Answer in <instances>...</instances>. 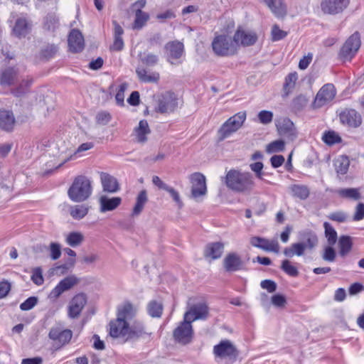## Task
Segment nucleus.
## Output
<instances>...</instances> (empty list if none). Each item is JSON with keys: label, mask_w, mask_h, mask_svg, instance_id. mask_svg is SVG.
<instances>
[{"label": "nucleus", "mask_w": 364, "mask_h": 364, "mask_svg": "<svg viewBox=\"0 0 364 364\" xmlns=\"http://www.w3.org/2000/svg\"><path fill=\"white\" fill-rule=\"evenodd\" d=\"M224 251V244L223 242H216L206 245L204 250V256L211 259H217L220 258Z\"/></svg>", "instance_id": "cd10ccee"}, {"label": "nucleus", "mask_w": 364, "mask_h": 364, "mask_svg": "<svg viewBox=\"0 0 364 364\" xmlns=\"http://www.w3.org/2000/svg\"><path fill=\"white\" fill-rule=\"evenodd\" d=\"M149 16L139 9H136L135 20L134 22L133 28L134 29H141L149 20Z\"/></svg>", "instance_id": "37998d69"}, {"label": "nucleus", "mask_w": 364, "mask_h": 364, "mask_svg": "<svg viewBox=\"0 0 364 364\" xmlns=\"http://www.w3.org/2000/svg\"><path fill=\"white\" fill-rule=\"evenodd\" d=\"M68 41L70 50L72 52L78 53L84 48L85 42L83 36L77 29H73L70 31Z\"/></svg>", "instance_id": "4be33fe9"}, {"label": "nucleus", "mask_w": 364, "mask_h": 364, "mask_svg": "<svg viewBox=\"0 0 364 364\" xmlns=\"http://www.w3.org/2000/svg\"><path fill=\"white\" fill-rule=\"evenodd\" d=\"M58 18L54 14H48L44 21V28L54 31L58 27Z\"/></svg>", "instance_id": "8fccbe9b"}, {"label": "nucleus", "mask_w": 364, "mask_h": 364, "mask_svg": "<svg viewBox=\"0 0 364 364\" xmlns=\"http://www.w3.org/2000/svg\"><path fill=\"white\" fill-rule=\"evenodd\" d=\"M287 33L279 28L277 25H274L272 29V39L273 41H277L284 38Z\"/></svg>", "instance_id": "052dcab7"}, {"label": "nucleus", "mask_w": 364, "mask_h": 364, "mask_svg": "<svg viewBox=\"0 0 364 364\" xmlns=\"http://www.w3.org/2000/svg\"><path fill=\"white\" fill-rule=\"evenodd\" d=\"M337 193L341 197L358 200L360 198V193L356 188H341L337 191Z\"/></svg>", "instance_id": "de8ad7c7"}, {"label": "nucleus", "mask_w": 364, "mask_h": 364, "mask_svg": "<svg viewBox=\"0 0 364 364\" xmlns=\"http://www.w3.org/2000/svg\"><path fill=\"white\" fill-rule=\"evenodd\" d=\"M223 267L226 272H236L242 269L244 264L241 257L235 252L228 254L223 259Z\"/></svg>", "instance_id": "412c9836"}, {"label": "nucleus", "mask_w": 364, "mask_h": 364, "mask_svg": "<svg viewBox=\"0 0 364 364\" xmlns=\"http://www.w3.org/2000/svg\"><path fill=\"white\" fill-rule=\"evenodd\" d=\"M112 119L111 114L106 111H102L97 114L95 119L97 124L106 125Z\"/></svg>", "instance_id": "bf43d9fd"}, {"label": "nucleus", "mask_w": 364, "mask_h": 364, "mask_svg": "<svg viewBox=\"0 0 364 364\" xmlns=\"http://www.w3.org/2000/svg\"><path fill=\"white\" fill-rule=\"evenodd\" d=\"M349 3L350 0H322L321 9L324 14L335 15L343 12Z\"/></svg>", "instance_id": "4468645a"}, {"label": "nucleus", "mask_w": 364, "mask_h": 364, "mask_svg": "<svg viewBox=\"0 0 364 364\" xmlns=\"http://www.w3.org/2000/svg\"><path fill=\"white\" fill-rule=\"evenodd\" d=\"M233 41L237 50L239 46L247 47L254 45L257 41V36L255 32L239 28L234 34Z\"/></svg>", "instance_id": "ddd939ff"}, {"label": "nucleus", "mask_w": 364, "mask_h": 364, "mask_svg": "<svg viewBox=\"0 0 364 364\" xmlns=\"http://www.w3.org/2000/svg\"><path fill=\"white\" fill-rule=\"evenodd\" d=\"M80 282V279L75 275H70L62 279L58 285L50 291L48 297L50 299H57L63 292L71 289Z\"/></svg>", "instance_id": "f8f14e48"}, {"label": "nucleus", "mask_w": 364, "mask_h": 364, "mask_svg": "<svg viewBox=\"0 0 364 364\" xmlns=\"http://www.w3.org/2000/svg\"><path fill=\"white\" fill-rule=\"evenodd\" d=\"M333 245H328L324 248L322 259L328 262H333L336 259V253Z\"/></svg>", "instance_id": "5fc2aeb1"}, {"label": "nucleus", "mask_w": 364, "mask_h": 364, "mask_svg": "<svg viewBox=\"0 0 364 364\" xmlns=\"http://www.w3.org/2000/svg\"><path fill=\"white\" fill-rule=\"evenodd\" d=\"M58 51V48L54 45L46 46L41 52V57L45 59L53 58Z\"/></svg>", "instance_id": "6e6d98bb"}, {"label": "nucleus", "mask_w": 364, "mask_h": 364, "mask_svg": "<svg viewBox=\"0 0 364 364\" xmlns=\"http://www.w3.org/2000/svg\"><path fill=\"white\" fill-rule=\"evenodd\" d=\"M223 181L230 190L238 193H250L255 186L252 173L236 169L228 171Z\"/></svg>", "instance_id": "f257e3e1"}, {"label": "nucleus", "mask_w": 364, "mask_h": 364, "mask_svg": "<svg viewBox=\"0 0 364 364\" xmlns=\"http://www.w3.org/2000/svg\"><path fill=\"white\" fill-rule=\"evenodd\" d=\"M305 247L301 242L293 243L290 247L284 248L283 253L287 257L294 256H302L305 252Z\"/></svg>", "instance_id": "72a5a7b5"}, {"label": "nucleus", "mask_w": 364, "mask_h": 364, "mask_svg": "<svg viewBox=\"0 0 364 364\" xmlns=\"http://www.w3.org/2000/svg\"><path fill=\"white\" fill-rule=\"evenodd\" d=\"M128 84L124 82L120 85L119 88L116 94L115 99L118 105H124V91L127 89Z\"/></svg>", "instance_id": "69168bd1"}, {"label": "nucleus", "mask_w": 364, "mask_h": 364, "mask_svg": "<svg viewBox=\"0 0 364 364\" xmlns=\"http://www.w3.org/2000/svg\"><path fill=\"white\" fill-rule=\"evenodd\" d=\"M281 269L288 275L291 277H297L299 274L297 268L291 265V262L287 259L283 260L281 265Z\"/></svg>", "instance_id": "3c124183"}, {"label": "nucleus", "mask_w": 364, "mask_h": 364, "mask_svg": "<svg viewBox=\"0 0 364 364\" xmlns=\"http://www.w3.org/2000/svg\"><path fill=\"white\" fill-rule=\"evenodd\" d=\"M212 47L214 53L219 56L232 55L237 53L235 41L225 35L216 36L212 42Z\"/></svg>", "instance_id": "20e7f679"}, {"label": "nucleus", "mask_w": 364, "mask_h": 364, "mask_svg": "<svg viewBox=\"0 0 364 364\" xmlns=\"http://www.w3.org/2000/svg\"><path fill=\"white\" fill-rule=\"evenodd\" d=\"M308 101L305 95H301L294 100V105L296 109H301L307 105Z\"/></svg>", "instance_id": "774afa93"}, {"label": "nucleus", "mask_w": 364, "mask_h": 364, "mask_svg": "<svg viewBox=\"0 0 364 364\" xmlns=\"http://www.w3.org/2000/svg\"><path fill=\"white\" fill-rule=\"evenodd\" d=\"M38 303V298L36 296H31L28 298L24 302L21 304L20 309L22 311H28L33 308Z\"/></svg>", "instance_id": "0e129e2a"}, {"label": "nucleus", "mask_w": 364, "mask_h": 364, "mask_svg": "<svg viewBox=\"0 0 364 364\" xmlns=\"http://www.w3.org/2000/svg\"><path fill=\"white\" fill-rule=\"evenodd\" d=\"M19 77L18 69L15 67H8L0 72V84L2 86H11L18 82Z\"/></svg>", "instance_id": "aec40b11"}, {"label": "nucleus", "mask_w": 364, "mask_h": 364, "mask_svg": "<svg viewBox=\"0 0 364 364\" xmlns=\"http://www.w3.org/2000/svg\"><path fill=\"white\" fill-rule=\"evenodd\" d=\"M299 239L305 249L313 250L318 245V237L311 230H304L299 232Z\"/></svg>", "instance_id": "c85d7f7f"}, {"label": "nucleus", "mask_w": 364, "mask_h": 364, "mask_svg": "<svg viewBox=\"0 0 364 364\" xmlns=\"http://www.w3.org/2000/svg\"><path fill=\"white\" fill-rule=\"evenodd\" d=\"M148 201L146 191L142 190L136 197V204L133 208L132 215H139L144 209V205Z\"/></svg>", "instance_id": "c9c22d12"}, {"label": "nucleus", "mask_w": 364, "mask_h": 364, "mask_svg": "<svg viewBox=\"0 0 364 364\" xmlns=\"http://www.w3.org/2000/svg\"><path fill=\"white\" fill-rule=\"evenodd\" d=\"M177 100L178 99L173 92H166L159 97L156 111L161 114L172 112L178 105Z\"/></svg>", "instance_id": "9b49d317"}, {"label": "nucleus", "mask_w": 364, "mask_h": 364, "mask_svg": "<svg viewBox=\"0 0 364 364\" xmlns=\"http://www.w3.org/2000/svg\"><path fill=\"white\" fill-rule=\"evenodd\" d=\"M87 303V296L84 293L76 294L70 301L68 316L71 318H77Z\"/></svg>", "instance_id": "dca6fc26"}, {"label": "nucleus", "mask_w": 364, "mask_h": 364, "mask_svg": "<svg viewBox=\"0 0 364 364\" xmlns=\"http://www.w3.org/2000/svg\"><path fill=\"white\" fill-rule=\"evenodd\" d=\"M50 257L53 260L58 259L61 255L60 245L55 242H51L50 245Z\"/></svg>", "instance_id": "338daca9"}, {"label": "nucleus", "mask_w": 364, "mask_h": 364, "mask_svg": "<svg viewBox=\"0 0 364 364\" xmlns=\"http://www.w3.org/2000/svg\"><path fill=\"white\" fill-rule=\"evenodd\" d=\"M191 323L183 318L179 326L173 331L174 339L183 345L190 343L193 336V329Z\"/></svg>", "instance_id": "6e6552de"}, {"label": "nucleus", "mask_w": 364, "mask_h": 364, "mask_svg": "<svg viewBox=\"0 0 364 364\" xmlns=\"http://www.w3.org/2000/svg\"><path fill=\"white\" fill-rule=\"evenodd\" d=\"M136 73L137 75L139 80L142 82H157L159 80V73H148V71L145 68L141 67H138L136 69Z\"/></svg>", "instance_id": "2f4dec72"}, {"label": "nucleus", "mask_w": 364, "mask_h": 364, "mask_svg": "<svg viewBox=\"0 0 364 364\" xmlns=\"http://www.w3.org/2000/svg\"><path fill=\"white\" fill-rule=\"evenodd\" d=\"M92 192V186L90 180L85 176H78L75 178L68 188V195L73 202L80 203L89 198Z\"/></svg>", "instance_id": "f03ea898"}, {"label": "nucleus", "mask_w": 364, "mask_h": 364, "mask_svg": "<svg viewBox=\"0 0 364 364\" xmlns=\"http://www.w3.org/2000/svg\"><path fill=\"white\" fill-rule=\"evenodd\" d=\"M246 119V112H240L230 117L225 122L218 131L219 141H223L232 134L236 132L243 125Z\"/></svg>", "instance_id": "7ed1b4c3"}, {"label": "nucleus", "mask_w": 364, "mask_h": 364, "mask_svg": "<svg viewBox=\"0 0 364 364\" xmlns=\"http://www.w3.org/2000/svg\"><path fill=\"white\" fill-rule=\"evenodd\" d=\"M31 280L36 285H41L43 284L44 279L43 277V271L41 267H36L32 270Z\"/></svg>", "instance_id": "13d9d810"}, {"label": "nucleus", "mask_w": 364, "mask_h": 364, "mask_svg": "<svg viewBox=\"0 0 364 364\" xmlns=\"http://www.w3.org/2000/svg\"><path fill=\"white\" fill-rule=\"evenodd\" d=\"M322 139L328 145H333L341 141L340 136L333 131L326 132L323 134Z\"/></svg>", "instance_id": "09e8293b"}, {"label": "nucleus", "mask_w": 364, "mask_h": 364, "mask_svg": "<svg viewBox=\"0 0 364 364\" xmlns=\"http://www.w3.org/2000/svg\"><path fill=\"white\" fill-rule=\"evenodd\" d=\"M257 116L259 122L263 124H269L273 119V113L267 110L259 112Z\"/></svg>", "instance_id": "680f3d73"}, {"label": "nucleus", "mask_w": 364, "mask_h": 364, "mask_svg": "<svg viewBox=\"0 0 364 364\" xmlns=\"http://www.w3.org/2000/svg\"><path fill=\"white\" fill-rule=\"evenodd\" d=\"M277 128L280 135L290 140H294L296 136L294 125L293 122L288 119H284Z\"/></svg>", "instance_id": "7c9ffc66"}, {"label": "nucleus", "mask_w": 364, "mask_h": 364, "mask_svg": "<svg viewBox=\"0 0 364 364\" xmlns=\"http://www.w3.org/2000/svg\"><path fill=\"white\" fill-rule=\"evenodd\" d=\"M189 179L191 183V198L199 201L198 198L207 193L205 177L203 174L196 172L190 176Z\"/></svg>", "instance_id": "1a4fd4ad"}, {"label": "nucleus", "mask_w": 364, "mask_h": 364, "mask_svg": "<svg viewBox=\"0 0 364 364\" xmlns=\"http://www.w3.org/2000/svg\"><path fill=\"white\" fill-rule=\"evenodd\" d=\"M109 335L113 338L127 336L128 333V323L117 318L109 323Z\"/></svg>", "instance_id": "a878e982"}, {"label": "nucleus", "mask_w": 364, "mask_h": 364, "mask_svg": "<svg viewBox=\"0 0 364 364\" xmlns=\"http://www.w3.org/2000/svg\"><path fill=\"white\" fill-rule=\"evenodd\" d=\"M264 165L262 162H255L250 164V169L255 173V176L259 180H263V169Z\"/></svg>", "instance_id": "e2e57ef3"}, {"label": "nucleus", "mask_w": 364, "mask_h": 364, "mask_svg": "<svg viewBox=\"0 0 364 364\" xmlns=\"http://www.w3.org/2000/svg\"><path fill=\"white\" fill-rule=\"evenodd\" d=\"M323 227L325 229V236L327 239L328 245H334L337 241L338 237L336 231L332 227V225L327 222L323 223Z\"/></svg>", "instance_id": "a18cd8bd"}, {"label": "nucleus", "mask_w": 364, "mask_h": 364, "mask_svg": "<svg viewBox=\"0 0 364 364\" xmlns=\"http://www.w3.org/2000/svg\"><path fill=\"white\" fill-rule=\"evenodd\" d=\"M297 79L298 75L296 72L291 73L286 77L284 89L287 92H289L294 87Z\"/></svg>", "instance_id": "864d4df0"}, {"label": "nucleus", "mask_w": 364, "mask_h": 364, "mask_svg": "<svg viewBox=\"0 0 364 364\" xmlns=\"http://www.w3.org/2000/svg\"><path fill=\"white\" fill-rule=\"evenodd\" d=\"M213 355L216 358L228 359L235 361L239 355L236 346L228 339L222 340L218 344L214 346Z\"/></svg>", "instance_id": "39448f33"}, {"label": "nucleus", "mask_w": 364, "mask_h": 364, "mask_svg": "<svg viewBox=\"0 0 364 364\" xmlns=\"http://www.w3.org/2000/svg\"><path fill=\"white\" fill-rule=\"evenodd\" d=\"M89 207L85 205L70 206V214L75 220L83 218L88 213Z\"/></svg>", "instance_id": "ea45409f"}, {"label": "nucleus", "mask_w": 364, "mask_h": 364, "mask_svg": "<svg viewBox=\"0 0 364 364\" xmlns=\"http://www.w3.org/2000/svg\"><path fill=\"white\" fill-rule=\"evenodd\" d=\"M100 175L103 191L114 193L119 191V185L116 178L105 172H101Z\"/></svg>", "instance_id": "5701e85b"}, {"label": "nucleus", "mask_w": 364, "mask_h": 364, "mask_svg": "<svg viewBox=\"0 0 364 364\" xmlns=\"http://www.w3.org/2000/svg\"><path fill=\"white\" fill-rule=\"evenodd\" d=\"M84 240V236L79 232H72L66 237V242L71 247L79 246Z\"/></svg>", "instance_id": "49530a36"}, {"label": "nucleus", "mask_w": 364, "mask_h": 364, "mask_svg": "<svg viewBox=\"0 0 364 364\" xmlns=\"http://www.w3.org/2000/svg\"><path fill=\"white\" fill-rule=\"evenodd\" d=\"M135 132L137 141L140 143L145 142L147 139L146 135L150 133V129L146 120H141Z\"/></svg>", "instance_id": "e433bc0d"}, {"label": "nucleus", "mask_w": 364, "mask_h": 364, "mask_svg": "<svg viewBox=\"0 0 364 364\" xmlns=\"http://www.w3.org/2000/svg\"><path fill=\"white\" fill-rule=\"evenodd\" d=\"M290 189L293 196L301 200H305L309 196V189L306 186L295 184L291 186Z\"/></svg>", "instance_id": "a19ab883"}, {"label": "nucleus", "mask_w": 364, "mask_h": 364, "mask_svg": "<svg viewBox=\"0 0 364 364\" xmlns=\"http://www.w3.org/2000/svg\"><path fill=\"white\" fill-rule=\"evenodd\" d=\"M336 93V89L333 84L328 83L324 85L315 97L312 104L313 108L318 109L324 106L335 97Z\"/></svg>", "instance_id": "9d476101"}, {"label": "nucleus", "mask_w": 364, "mask_h": 364, "mask_svg": "<svg viewBox=\"0 0 364 364\" xmlns=\"http://www.w3.org/2000/svg\"><path fill=\"white\" fill-rule=\"evenodd\" d=\"M32 80H22L16 88L11 90V93L15 97H21L28 92Z\"/></svg>", "instance_id": "c03bdc74"}, {"label": "nucleus", "mask_w": 364, "mask_h": 364, "mask_svg": "<svg viewBox=\"0 0 364 364\" xmlns=\"http://www.w3.org/2000/svg\"><path fill=\"white\" fill-rule=\"evenodd\" d=\"M135 314V309L133 305L130 303L124 304L121 309L118 311L117 318L121 321H126L132 319Z\"/></svg>", "instance_id": "f704fd0d"}, {"label": "nucleus", "mask_w": 364, "mask_h": 364, "mask_svg": "<svg viewBox=\"0 0 364 364\" xmlns=\"http://www.w3.org/2000/svg\"><path fill=\"white\" fill-rule=\"evenodd\" d=\"M14 114L8 110L0 109V128L4 131L10 132L15 124Z\"/></svg>", "instance_id": "c756f323"}, {"label": "nucleus", "mask_w": 364, "mask_h": 364, "mask_svg": "<svg viewBox=\"0 0 364 364\" xmlns=\"http://www.w3.org/2000/svg\"><path fill=\"white\" fill-rule=\"evenodd\" d=\"M146 332L140 323H136L131 327L128 326L127 339H137L142 337Z\"/></svg>", "instance_id": "79ce46f5"}, {"label": "nucleus", "mask_w": 364, "mask_h": 364, "mask_svg": "<svg viewBox=\"0 0 364 364\" xmlns=\"http://www.w3.org/2000/svg\"><path fill=\"white\" fill-rule=\"evenodd\" d=\"M262 1L277 18H283L287 15V6L282 0H262Z\"/></svg>", "instance_id": "bb28decb"}, {"label": "nucleus", "mask_w": 364, "mask_h": 364, "mask_svg": "<svg viewBox=\"0 0 364 364\" xmlns=\"http://www.w3.org/2000/svg\"><path fill=\"white\" fill-rule=\"evenodd\" d=\"M147 309L149 315L152 317H160L162 314V305L155 301H151Z\"/></svg>", "instance_id": "603ef678"}, {"label": "nucleus", "mask_w": 364, "mask_h": 364, "mask_svg": "<svg viewBox=\"0 0 364 364\" xmlns=\"http://www.w3.org/2000/svg\"><path fill=\"white\" fill-rule=\"evenodd\" d=\"M32 23L31 21L25 17H20L16 21L13 33L18 38L24 37L30 33Z\"/></svg>", "instance_id": "b1692460"}, {"label": "nucleus", "mask_w": 364, "mask_h": 364, "mask_svg": "<svg viewBox=\"0 0 364 364\" xmlns=\"http://www.w3.org/2000/svg\"><path fill=\"white\" fill-rule=\"evenodd\" d=\"M140 62L146 67H154L156 65L159 61V57L156 54L150 52H144L139 55Z\"/></svg>", "instance_id": "58836bf2"}, {"label": "nucleus", "mask_w": 364, "mask_h": 364, "mask_svg": "<svg viewBox=\"0 0 364 364\" xmlns=\"http://www.w3.org/2000/svg\"><path fill=\"white\" fill-rule=\"evenodd\" d=\"M339 255L344 257L352 250L353 241L351 237L348 235H341L338 239Z\"/></svg>", "instance_id": "473e14b6"}, {"label": "nucleus", "mask_w": 364, "mask_h": 364, "mask_svg": "<svg viewBox=\"0 0 364 364\" xmlns=\"http://www.w3.org/2000/svg\"><path fill=\"white\" fill-rule=\"evenodd\" d=\"M209 309L205 303L200 302L189 307L184 314V318L193 322L199 319H205L208 316Z\"/></svg>", "instance_id": "2eb2a0df"}, {"label": "nucleus", "mask_w": 364, "mask_h": 364, "mask_svg": "<svg viewBox=\"0 0 364 364\" xmlns=\"http://www.w3.org/2000/svg\"><path fill=\"white\" fill-rule=\"evenodd\" d=\"M121 202L122 198L120 197L109 198L102 195L99 198L100 210L101 213L114 210L121 204Z\"/></svg>", "instance_id": "393cba45"}, {"label": "nucleus", "mask_w": 364, "mask_h": 364, "mask_svg": "<svg viewBox=\"0 0 364 364\" xmlns=\"http://www.w3.org/2000/svg\"><path fill=\"white\" fill-rule=\"evenodd\" d=\"M350 160L346 156H340L334 162L336 171L339 174H346L348 170Z\"/></svg>", "instance_id": "4c0bfd02"}, {"label": "nucleus", "mask_w": 364, "mask_h": 364, "mask_svg": "<svg viewBox=\"0 0 364 364\" xmlns=\"http://www.w3.org/2000/svg\"><path fill=\"white\" fill-rule=\"evenodd\" d=\"M250 243L252 246L267 252L275 253H279V245L277 240H269L264 237L254 236L250 238Z\"/></svg>", "instance_id": "f3484780"}, {"label": "nucleus", "mask_w": 364, "mask_h": 364, "mask_svg": "<svg viewBox=\"0 0 364 364\" xmlns=\"http://www.w3.org/2000/svg\"><path fill=\"white\" fill-rule=\"evenodd\" d=\"M340 120L342 124H347L350 127H358L362 123L360 114L355 109H345L340 114Z\"/></svg>", "instance_id": "6ab92c4d"}, {"label": "nucleus", "mask_w": 364, "mask_h": 364, "mask_svg": "<svg viewBox=\"0 0 364 364\" xmlns=\"http://www.w3.org/2000/svg\"><path fill=\"white\" fill-rule=\"evenodd\" d=\"M360 46V36L358 32L352 34L345 42L339 52V58L345 60H350Z\"/></svg>", "instance_id": "0eeeda50"}, {"label": "nucleus", "mask_w": 364, "mask_h": 364, "mask_svg": "<svg viewBox=\"0 0 364 364\" xmlns=\"http://www.w3.org/2000/svg\"><path fill=\"white\" fill-rule=\"evenodd\" d=\"M73 337V331L70 329H61L59 327H53L48 333V338L53 341V347L58 350L68 344Z\"/></svg>", "instance_id": "423d86ee"}, {"label": "nucleus", "mask_w": 364, "mask_h": 364, "mask_svg": "<svg viewBox=\"0 0 364 364\" xmlns=\"http://www.w3.org/2000/svg\"><path fill=\"white\" fill-rule=\"evenodd\" d=\"M164 49L167 55V60L171 64H174V60H178L183 54L184 46L183 43L178 41H173L167 43Z\"/></svg>", "instance_id": "a211bd4d"}, {"label": "nucleus", "mask_w": 364, "mask_h": 364, "mask_svg": "<svg viewBox=\"0 0 364 364\" xmlns=\"http://www.w3.org/2000/svg\"><path fill=\"white\" fill-rule=\"evenodd\" d=\"M284 149V142L282 140H276L267 146L268 153L282 151Z\"/></svg>", "instance_id": "4d7b16f0"}]
</instances>
